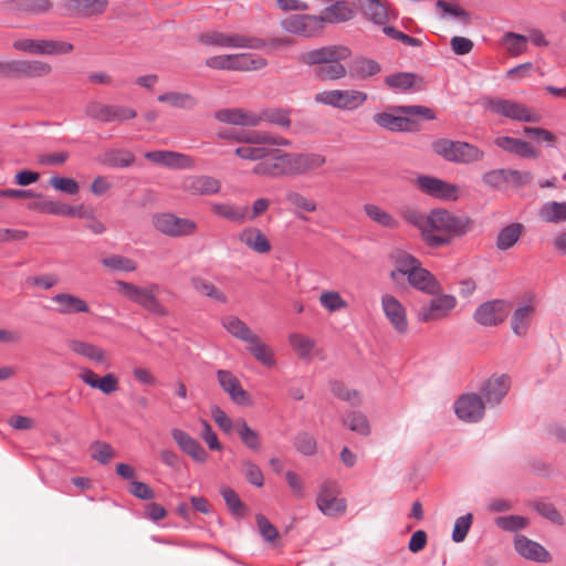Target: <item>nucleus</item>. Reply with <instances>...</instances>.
Returning a JSON list of instances; mask_svg holds the SVG:
<instances>
[{"label": "nucleus", "mask_w": 566, "mask_h": 566, "mask_svg": "<svg viewBox=\"0 0 566 566\" xmlns=\"http://www.w3.org/2000/svg\"><path fill=\"white\" fill-rule=\"evenodd\" d=\"M217 378L220 387L230 396L231 400L239 406H251L252 400L244 390L239 379L229 370L219 369Z\"/></svg>", "instance_id": "nucleus-21"}, {"label": "nucleus", "mask_w": 566, "mask_h": 566, "mask_svg": "<svg viewBox=\"0 0 566 566\" xmlns=\"http://www.w3.org/2000/svg\"><path fill=\"white\" fill-rule=\"evenodd\" d=\"M268 65V61L252 53L232 54V71L251 72L258 71Z\"/></svg>", "instance_id": "nucleus-37"}, {"label": "nucleus", "mask_w": 566, "mask_h": 566, "mask_svg": "<svg viewBox=\"0 0 566 566\" xmlns=\"http://www.w3.org/2000/svg\"><path fill=\"white\" fill-rule=\"evenodd\" d=\"M502 44L512 56H517L526 51L527 38L518 33L506 32L502 36Z\"/></svg>", "instance_id": "nucleus-50"}, {"label": "nucleus", "mask_w": 566, "mask_h": 566, "mask_svg": "<svg viewBox=\"0 0 566 566\" xmlns=\"http://www.w3.org/2000/svg\"><path fill=\"white\" fill-rule=\"evenodd\" d=\"M511 304L502 298L486 301L478 306L473 314L474 321L484 327L497 326L507 317Z\"/></svg>", "instance_id": "nucleus-12"}, {"label": "nucleus", "mask_w": 566, "mask_h": 566, "mask_svg": "<svg viewBox=\"0 0 566 566\" xmlns=\"http://www.w3.org/2000/svg\"><path fill=\"white\" fill-rule=\"evenodd\" d=\"M416 82V74L408 72H398L385 77V83L395 90H410Z\"/></svg>", "instance_id": "nucleus-60"}, {"label": "nucleus", "mask_w": 566, "mask_h": 566, "mask_svg": "<svg viewBox=\"0 0 566 566\" xmlns=\"http://www.w3.org/2000/svg\"><path fill=\"white\" fill-rule=\"evenodd\" d=\"M171 437L178 444L180 450L191 457L199 463H205L208 459V454L203 447L187 432L181 429L174 428L171 430Z\"/></svg>", "instance_id": "nucleus-27"}, {"label": "nucleus", "mask_w": 566, "mask_h": 566, "mask_svg": "<svg viewBox=\"0 0 566 566\" xmlns=\"http://www.w3.org/2000/svg\"><path fill=\"white\" fill-rule=\"evenodd\" d=\"M52 73V65L41 60H19V78L44 77Z\"/></svg>", "instance_id": "nucleus-36"}, {"label": "nucleus", "mask_w": 566, "mask_h": 566, "mask_svg": "<svg viewBox=\"0 0 566 566\" xmlns=\"http://www.w3.org/2000/svg\"><path fill=\"white\" fill-rule=\"evenodd\" d=\"M108 8V0H63L62 9L70 17L91 18L102 15Z\"/></svg>", "instance_id": "nucleus-19"}, {"label": "nucleus", "mask_w": 566, "mask_h": 566, "mask_svg": "<svg viewBox=\"0 0 566 566\" xmlns=\"http://www.w3.org/2000/svg\"><path fill=\"white\" fill-rule=\"evenodd\" d=\"M191 286L196 292H198L201 295H205L209 298H212L219 303H227L228 298L226 294L220 291L214 284L211 282L200 277V276H193L191 277Z\"/></svg>", "instance_id": "nucleus-44"}, {"label": "nucleus", "mask_w": 566, "mask_h": 566, "mask_svg": "<svg viewBox=\"0 0 566 566\" xmlns=\"http://www.w3.org/2000/svg\"><path fill=\"white\" fill-rule=\"evenodd\" d=\"M295 449L303 455L311 457L317 451L316 439L306 431H301L294 437Z\"/></svg>", "instance_id": "nucleus-58"}, {"label": "nucleus", "mask_w": 566, "mask_h": 566, "mask_svg": "<svg viewBox=\"0 0 566 566\" xmlns=\"http://www.w3.org/2000/svg\"><path fill=\"white\" fill-rule=\"evenodd\" d=\"M471 228L472 221L468 217L457 216L446 209H434L427 216L423 240L431 248H440L467 234Z\"/></svg>", "instance_id": "nucleus-2"}, {"label": "nucleus", "mask_w": 566, "mask_h": 566, "mask_svg": "<svg viewBox=\"0 0 566 566\" xmlns=\"http://www.w3.org/2000/svg\"><path fill=\"white\" fill-rule=\"evenodd\" d=\"M220 187V181L211 176H190L182 181V189L192 196L213 195Z\"/></svg>", "instance_id": "nucleus-26"}, {"label": "nucleus", "mask_w": 566, "mask_h": 566, "mask_svg": "<svg viewBox=\"0 0 566 566\" xmlns=\"http://www.w3.org/2000/svg\"><path fill=\"white\" fill-rule=\"evenodd\" d=\"M69 347L73 353L81 355L87 358L88 360H92L96 364L108 366L105 350L101 347L95 346L94 344L78 339H72L69 342Z\"/></svg>", "instance_id": "nucleus-33"}, {"label": "nucleus", "mask_w": 566, "mask_h": 566, "mask_svg": "<svg viewBox=\"0 0 566 566\" xmlns=\"http://www.w3.org/2000/svg\"><path fill=\"white\" fill-rule=\"evenodd\" d=\"M542 220L548 223H559L566 221V201L546 202L539 210Z\"/></svg>", "instance_id": "nucleus-45"}, {"label": "nucleus", "mask_w": 566, "mask_h": 566, "mask_svg": "<svg viewBox=\"0 0 566 566\" xmlns=\"http://www.w3.org/2000/svg\"><path fill=\"white\" fill-rule=\"evenodd\" d=\"M51 300L56 304L55 311L60 315L90 313V306L87 302L77 295L70 293H57L53 295Z\"/></svg>", "instance_id": "nucleus-28"}, {"label": "nucleus", "mask_w": 566, "mask_h": 566, "mask_svg": "<svg viewBox=\"0 0 566 566\" xmlns=\"http://www.w3.org/2000/svg\"><path fill=\"white\" fill-rule=\"evenodd\" d=\"M197 40L202 45L223 49L262 50L266 45L265 40L261 38L249 36L241 33H227L216 30L199 34Z\"/></svg>", "instance_id": "nucleus-5"}, {"label": "nucleus", "mask_w": 566, "mask_h": 566, "mask_svg": "<svg viewBox=\"0 0 566 566\" xmlns=\"http://www.w3.org/2000/svg\"><path fill=\"white\" fill-rule=\"evenodd\" d=\"M220 494L222 495L229 511L235 515V516H243L245 506L243 502L240 500L238 493L229 488V486H222L220 490Z\"/></svg>", "instance_id": "nucleus-59"}, {"label": "nucleus", "mask_w": 566, "mask_h": 566, "mask_svg": "<svg viewBox=\"0 0 566 566\" xmlns=\"http://www.w3.org/2000/svg\"><path fill=\"white\" fill-rule=\"evenodd\" d=\"M388 258L394 265L389 273L394 283L400 284L402 279L406 277L411 287L423 294L436 295L442 291V286L436 276L424 269L421 261L412 254L396 249L389 253Z\"/></svg>", "instance_id": "nucleus-1"}, {"label": "nucleus", "mask_w": 566, "mask_h": 566, "mask_svg": "<svg viewBox=\"0 0 566 566\" xmlns=\"http://www.w3.org/2000/svg\"><path fill=\"white\" fill-rule=\"evenodd\" d=\"M98 163L112 168H126L135 163V156L126 149H108L98 156Z\"/></svg>", "instance_id": "nucleus-35"}, {"label": "nucleus", "mask_w": 566, "mask_h": 566, "mask_svg": "<svg viewBox=\"0 0 566 566\" xmlns=\"http://www.w3.org/2000/svg\"><path fill=\"white\" fill-rule=\"evenodd\" d=\"M289 342L298 357L303 359L310 358L315 347V340L313 338L298 333L290 334Z\"/></svg>", "instance_id": "nucleus-48"}, {"label": "nucleus", "mask_w": 566, "mask_h": 566, "mask_svg": "<svg viewBox=\"0 0 566 566\" xmlns=\"http://www.w3.org/2000/svg\"><path fill=\"white\" fill-rule=\"evenodd\" d=\"M85 114L92 119L111 123H123L127 119L135 118L136 112L133 108L125 106L107 105L99 102H90L85 106Z\"/></svg>", "instance_id": "nucleus-13"}, {"label": "nucleus", "mask_w": 566, "mask_h": 566, "mask_svg": "<svg viewBox=\"0 0 566 566\" xmlns=\"http://www.w3.org/2000/svg\"><path fill=\"white\" fill-rule=\"evenodd\" d=\"M90 453L92 459L96 460L101 464H107L115 457V450L113 447L101 440L93 441L90 444Z\"/></svg>", "instance_id": "nucleus-55"}, {"label": "nucleus", "mask_w": 566, "mask_h": 566, "mask_svg": "<svg viewBox=\"0 0 566 566\" xmlns=\"http://www.w3.org/2000/svg\"><path fill=\"white\" fill-rule=\"evenodd\" d=\"M494 523L499 528L505 532H517L530 525L528 518L521 515L497 516Z\"/></svg>", "instance_id": "nucleus-52"}, {"label": "nucleus", "mask_w": 566, "mask_h": 566, "mask_svg": "<svg viewBox=\"0 0 566 566\" xmlns=\"http://www.w3.org/2000/svg\"><path fill=\"white\" fill-rule=\"evenodd\" d=\"M434 297L428 303L420 306L417 313L418 321L429 323L438 322L449 316L451 311L457 306V300L453 295L440 294L433 295Z\"/></svg>", "instance_id": "nucleus-11"}, {"label": "nucleus", "mask_w": 566, "mask_h": 566, "mask_svg": "<svg viewBox=\"0 0 566 566\" xmlns=\"http://www.w3.org/2000/svg\"><path fill=\"white\" fill-rule=\"evenodd\" d=\"M258 117H261V122L266 120L281 127L287 128L291 125L290 113L282 108L265 109Z\"/></svg>", "instance_id": "nucleus-62"}, {"label": "nucleus", "mask_w": 566, "mask_h": 566, "mask_svg": "<svg viewBox=\"0 0 566 566\" xmlns=\"http://www.w3.org/2000/svg\"><path fill=\"white\" fill-rule=\"evenodd\" d=\"M416 186L423 193L444 200H455L458 188L442 179L432 176H419L415 181Z\"/></svg>", "instance_id": "nucleus-18"}, {"label": "nucleus", "mask_w": 566, "mask_h": 566, "mask_svg": "<svg viewBox=\"0 0 566 566\" xmlns=\"http://www.w3.org/2000/svg\"><path fill=\"white\" fill-rule=\"evenodd\" d=\"M514 548L520 556L535 563H549L552 560L551 553L543 545L524 535L515 536Z\"/></svg>", "instance_id": "nucleus-22"}, {"label": "nucleus", "mask_w": 566, "mask_h": 566, "mask_svg": "<svg viewBox=\"0 0 566 566\" xmlns=\"http://www.w3.org/2000/svg\"><path fill=\"white\" fill-rule=\"evenodd\" d=\"M218 136L222 139H232L238 143L251 145H272V146H290L291 142L283 137L273 136L266 132L260 130H237L228 129L220 132Z\"/></svg>", "instance_id": "nucleus-14"}, {"label": "nucleus", "mask_w": 566, "mask_h": 566, "mask_svg": "<svg viewBox=\"0 0 566 566\" xmlns=\"http://www.w3.org/2000/svg\"><path fill=\"white\" fill-rule=\"evenodd\" d=\"M214 118L221 123L237 126H258L261 117L243 108H223L214 113Z\"/></svg>", "instance_id": "nucleus-25"}, {"label": "nucleus", "mask_w": 566, "mask_h": 566, "mask_svg": "<svg viewBox=\"0 0 566 566\" xmlns=\"http://www.w3.org/2000/svg\"><path fill=\"white\" fill-rule=\"evenodd\" d=\"M535 314V305L533 300L524 305L518 306L512 315L511 327L515 335L525 336L530 328L531 322Z\"/></svg>", "instance_id": "nucleus-30"}, {"label": "nucleus", "mask_w": 566, "mask_h": 566, "mask_svg": "<svg viewBox=\"0 0 566 566\" xmlns=\"http://www.w3.org/2000/svg\"><path fill=\"white\" fill-rule=\"evenodd\" d=\"M282 176L300 175L302 172L300 154H280L277 155Z\"/></svg>", "instance_id": "nucleus-54"}, {"label": "nucleus", "mask_w": 566, "mask_h": 566, "mask_svg": "<svg viewBox=\"0 0 566 566\" xmlns=\"http://www.w3.org/2000/svg\"><path fill=\"white\" fill-rule=\"evenodd\" d=\"M154 226L161 233L169 237H185L195 233L197 223L187 218H179L172 213H160L154 217Z\"/></svg>", "instance_id": "nucleus-15"}, {"label": "nucleus", "mask_w": 566, "mask_h": 566, "mask_svg": "<svg viewBox=\"0 0 566 566\" xmlns=\"http://www.w3.org/2000/svg\"><path fill=\"white\" fill-rule=\"evenodd\" d=\"M511 388V379L506 375L492 376L481 387V394L485 405L494 407L507 395Z\"/></svg>", "instance_id": "nucleus-20"}, {"label": "nucleus", "mask_w": 566, "mask_h": 566, "mask_svg": "<svg viewBox=\"0 0 566 566\" xmlns=\"http://www.w3.org/2000/svg\"><path fill=\"white\" fill-rule=\"evenodd\" d=\"M331 391L336 398L348 401L353 406H359L361 402L359 391L356 389H348L343 381H331Z\"/></svg>", "instance_id": "nucleus-53"}, {"label": "nucleus", "mask_w": 566, "mask_h": 566, "mask_svg": "<svg viewBox=\"0 0 566 566\" xmlns=\"http://www.w3.org/2000/svg\"><path fill=\"white\" fill-rule=\"evenodd\" d=\"M211 210L214 214L234 222H244L247 220L248 207L239 208L231 203H213Z\"/></svg>", "instance_id": "nucleus-42"}, {"label": "nucleus", "mask_w": 566, "mask_h": 566, "mask_svg": "<svg viewBox=\"0 0 566 566\" xmlns=\"http://www.w3.org/2000/svg\"><path fill=\"white\" fill-rule=\"evenodd\" d=\"M382 311L396 329L400 334H405L408 331V321L405 306L390 294H385L381 297Z\"/></svg>", "instance_id": "nucleus-23"}, {"label": "nucleus", "mask_w": 566, "mask_h": 566, "mask_svg": "<svg viewBox=\"0 0 566 566\" xmlns=\"http://www.w3.org/2000/svg\"><path fill=\"white\" fill-rule=\"evenodd\" d=\"M195 165L193 159L185 154L177 151H167L165 167L170 169H191Z\"/></svg>", "instance_id": "nucleus-63"}, {"label": "nucleus", "mask_w": 566, "mask_h": 566, "mask_svg": "<svg viewBox=\"0 0 566 566\" xmlns=\"http://www.w3.org/2000/svg\"><path fill=\"white\" fill-rule=\"evenodd\" d=\"M239 240L252 251L264 254L270 252L271 243L266 235L258 228L250 227L242 230Z\"/></svg>", "instance_id": "nucleus-32"}, {"label": "nucleus", "mask_w": 566, "mask_h": 566, "mask_svg": "<svg viewBox=\"0 0 566 566\" xmlns=\"http://www.w3.org/2000/svg\"><path fill=\"white\" fill-rule=\"evenodd\" d=\"M392 114L389 112L377 113L373 116L374 122L390 132H417L419 119L432 120L436 118L433 111L422 105L397 106Z\"/></svg>", "instance_id": "nucleus-4"}, {"label": "nucleus", "mask_w": 566, "mask_h": 566, "mask_svg": "<svg viewBox=\"0 0 566 566\" xmlns=\"http://www.w3.org/2000/svg\"><path fill=\"white\" fill-rule=\"evenodd\" d=\"M316 103L343 111H354L367 101V94L357 90H331L315 95Z\"/></svg>", "instance_id": "nucleus-8"}, {"label": "nucleus", "mask_w": 566, "mask_h": 566, "mask_svg": "<svg viewBox=\"0 0 566 566\" xmlns=\"http://www.w3.org/2000/svg\"><path fill=\"white\" fill-rule=\"evenodd\" d=\"M102 264L113 271L133 272L137 269L134 260L118 254L104 258Z\"/></svg>", "instance_id": "nucleus-57"}, {"label": "nucleus", "mask_w": 566, "mask_h": 566, "mask_svg": "<svg viewBox=\"0 0 566 566\" xmlns=\"http://www.w3.org/2000/svg\"><path fill=\"white\" fill-rule=\"evenodd\" d=\"M522 231L521 223H511L504 227L496 238V248L502 251L511 249L518 241Z\"/></svg>", "instance_id": "nucleus-43"}, {"label": "nucleus", "mask_w": 566, "mask_h": 566, "mask_svg": "<svg viewBox=\"0 0 566 566\" xmlns=\"http://www.w3.org/2000/svg\"><path fill=\"white\" fill-rule=\"evenodd\" d=\"M363 14L376 24H385L388 21V10L380 0H358Z\"/></svg>", "instance_id": "nucleus-38"}, {"label": "nucleus", "mask_w": 566, "mask_h": 566, "mask_svg": "<svg viewBox=\"0 0 566 566\" xmlns=\"http://www.w3.org/2000/svg\"><path fill=\"white\" fill-rule=\"evenodd\" d=\"M454 411L458 418L465 422H478L484 416L485 402L475 392L463 394L455 400Z\"/></svg>", "instance_id": "nucleus-17"}, {"label": "nucleus", "mask_w": 566, "mask_h": 566, "mask_svg": "<svg viewBox=\"0 0 566 566\" xmlns=\"http://www.w3.org/2000/svg\"><path fill=\"white\" fill-rule=\"evenodd\" d=\"M116 285L125 297L138 304L144 310L158 316L168 315V310L156 296V293L159 291L158 284L153 283L148 287H142L133 283L117 281Z\"/></svg>", "instance_id": "nucleus-7"}, {"label": "nucleus", "mask_w": 566, "mask_h": 566, "mask_svg": "<svg viewBox=\"0 0 566 566\" xmlns=\"http://www.w3.org/2000/svg\"><path fill=\"white\" fill-rule=\"evenodd\" d=\"M354 17V11L350 6L345 1H337L331 7L326 8L322 17L318 18L319 22L339 23L350 20Z\"/></svg>", "instance_id": "nucleus-39"}, {"label": "nucleus", "mask_w": 566, "mask_h": 566, "mask_svg": "<svg viewBox=\"0 0 566 566\" xmlns=\"http://www.w3.org/2000/svg\"><path fill=\"white\" fill-rule=\"evenodd\" d=\"M380 64L371 59L357 57L352 62L349 67L350 76L357 78H367L380 72Z\"/></svg>", "instance_id": "nucleus-41"}, {"label": "nucleus", "mask_w": 566, "mask_h": 566, "mask_svg": "<svg viewBox=\"0 0 566 566\" xmlns=\"http://www.w3.org/2000/svg\"><path fill=\"white\" fill-rule=\"evenodd\" d=\"M78 378L91 388L98 389L105 395H111L118 390V377L113 373H108L99 378L92 369L84 367L81 368Z\"/></svg>", "instance_id": "nucleus-24"}, {"label": "nucleus", "mask_w": 566, "mask_h": 566, "mask_svg": "<svg viewBox=\"0 0 566 566\" xmlns=\"http://www.w3.org/2000/svg\"><path fill=\"white\" fill-rule=\"evenodd\" d=\"M321 305L329 312H336L347 306L338 292L328 291L319 296Z\"/></svg>", "instance_id": "nucleus-64"}, {"label": "nucleus", "mask_w": 566, "mask_h": 566, "mask_svg": "<svg viewBox=\"0 0 566 566\" xmlns=\"http://www.w3.org/2000/svg\"><path fill=\"white\" fill-rule=\"evenodd\" d=\"M344 424L349 430L357 432L361 436H368L370 433V426L367 417L360 411H350L343 418Z\"/></svg>", "instance_id": "nucleus-49"}, {"label": "nucleus", "mask_w": 566, "mask_h": 566, "mask_svg": "<svg viewBox=\"0 0 566 566\" xmlns=\"http://www.w3.org/2000/svg\"><path fill=\"white\" fill-rule=\"evenodd\" d=\"M364 211L369 219H371L374 222L378 223L381 227L395 229L399 226V222L390 213L382 210L376 205L366 203L364 206Z\"/></svg>", "instance_id": "nucleus-47"}, {"label": "nucleus", "mask_w": 566, "mask_h": 566, "mask_svg": "<svg viewBox=\"0 0 566 566\" xmlns=\"http://www.w3.org/2000/svg\"><path fill=\"white\" fill-rule=\"evenodd\" d=\"M350 55V51L342 45L322 46L297 55V61L315 66L313 75L318 81H337L346 76V67L342 64Z\"/></svg>", "instance_id": "nucleus-3"}, {"label": "nucleus", "mask_w": 566, "mask_h": 566, "mask_svg": "<svg viewBox=\"0 0 566 566\" xmlns=\"http://www.w3.org/2000/svg\"><path fill=\"white\" fill-rule=\"evenodd\" d=\"M235 430L243 442V444L252 451H260L261 439L260 434L250 428L244 419H238L235 421Z\"/></svg>", "instance_id": "nucleus-46"}, {"label": "nucleus", "mask_w": 566, "mask_h": 566, "mask_svg": "<svg viewBox=\"0 0 566 566\" xmlns=\"http://www.w3.org/2000/svg\"><path fill=\"white\" fill-rule=\"evenodd\" d=\"M12 46L21 52L41 55H63L74 50L73 44L69 42L44 39H20L15 40Z\"/></svg>", "instance_id": "nucleus-10"}, {"label": "nucleus", "mask_w": 566, "mask_h": 566, "mask_svg": "<svg viewBox=\"0 0 566 566\" xmlns=\"http://www.w3.org/2000/svg\"><path fill=\"white\" fill-rule=\"evenodd\" d=\"M248 350L250 354L260 363L268 367H272L275 364L273 354L266 344L262 343L256 335L255 342H248Z\"/></svg>", "instance_id": "nucleus-51"}, {"label": "nucleus", "mask_w": 566, "mask_h": 566, "mask_svg": "<svg viewBox=\"0 0 566 566\" xmlns=\"http://www.w3.org/2000/svg\"><path fill=\"white\" fill-rule=\"evenodd\" d=\"M534 511L541 516L556 525H564L565 521L554 504L544 501H534L532 504Z\"/></svg>", "instance_id": "nucleus-56"}, {"label": "nucleus", "mask_w": 566, "mask_h": 566, "mask_svg": "<svg viewBox=\"0 0 566 566\" xmlns=\"http://www.w3.org/2000/svg\"><path fill=\"white\" fill-rule=\"evenodd\" d=\"M432 149L446 160L457 164L476 163L484 157V151L472 144L446 138L433 142Z\"/></svg>", "instance_id": "nucleus-6"}, {"label": "nucleus", "mask_w": 566, "mask_h": 566, "mask_svg": "<svg viewBox=\"0 0 566 566\" xmlns=\"http://www.w3.org/2000/svg\"><path fill=\"white\" fill-rule=\"evenodd\" d=\"M484 107L494 114L518 122L537 123L541 119L538 114L532 112L523 104L500 97L486 98Z\"/></svg>", "instance_id": "nucleus-9"}, {"label": "nucleus", "mask_w": 566, "mask_h": 566, "mask_svg": "<svg viewBox=\"0 0 566 566\" xmlns=\"http://www.w3.org/2000/svg\"><path fill=\"white\" fill-rule=\"evenodd\" d=\"M318 22L319 19L315 15H292L282 21V27L290 33L311 36L313 34V25H316Z\"/></svg>", "instance_id": "nucleus-31"}, {"label": "nucleus", "mask_w": 566, "mask_h": 566, "mask_svg": "<svg viewBox=\"0 0 566 566\" xmlns=\"http://www.w3.org/2000/svg\"><path fill=\"white\" fill-rule=\"evenodd\" d=\"M494 144L504 151L515 154L523 158H536L538 156V153L530 143L518 138L501 136L495 138Z\"/></svg>", "instance_id": "nucleus-29"}, {"label": "nucleus", "mask_w": 566, "mask_h": 566, "mask_svg": "<svg viewBox=\"0 0 566 566\" xmlns=\"http://www.w3.org/2000/svg\"><path fill=\"white\" fill-rule=\"evenodd\" d=\"M157 99L161 103H167L172 107L191 111L199 104L196 96L190 93L182 92H167L160 94Z\"/></svg>", "instance_id": "nucleus-40"}, {"label": "nucleus", "mask_w": 566, "mask_h": 566, "mask_svg": "<svg viewBox=\"0 0 566 566\" xmlns=\"http://www.w3.org/2000/svg\"><path fill=\"white\" fill-rule=\"evenodd\" d=\"M65 203L54 200H39L28 203V209L40 213H49L63 217Z\"/></svg>", "instance_id": "nucleus-61"}, {"label": "nucleus", "mask_w": 566, "mask_h": 566, "mask_svg": "<svg viewBox=\"0 0 566 566\" xmlns=\"http://www.w3.org/2000/svg\"><path fill=\"white\" fill-rule=\"evenodd\" d=\"M221 324L229 334L242 342L248 343L256 340V334H254L242 319L234 315L224 316Z\"/></svg>", "instance_id": "nucleus-34"}, {"label": "nucleus", "mask_w": 566, "mask_h": 566, "mask_svg": "<svg viewBox=\"0 0 566 566\" xmlns=\"http://www.w3.org/2000/svg\"><path fill=\"white\" fill-rule=\"evenodd\" d=\"M338 484L335 481H325L317 495V506L324 515L338 516L346 511V501L337 497Z\"/></svg>", "instance_id": "nucleus-16"}]
</instances>
